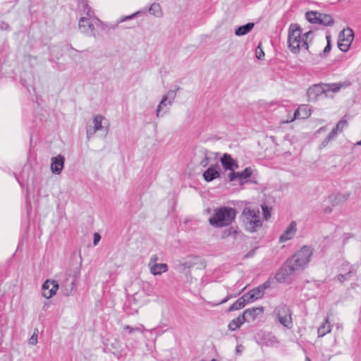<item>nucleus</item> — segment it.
I'll return each instance as SVG.
<instances>
[{"instance_id":"obj_14","label":"nucleus","mask_w":361,"mask_h":361,"mask_svg":"<svg viewBox=\"0 0 361 361\" xmlns=\"http://www.w3.org/2000/svg\"><path fill=\"white\" fill-rule=\"evenodd\" d=\"M65 157L59 154L56 157H54L51 159V171L53 173L59 175L62 172L64 168Z\"/></svg>"},{"instance_id":"obj_49","label":"nucleus","mask_w":361,"mask_h":361,"mask_svg":"<svg viewBox=\"0 0 361 361\" xmlns=\"http://www.w3.org/2000/svg\"><path fill=\"white\" fill-rule=\"evenodd\" d=\"M124 329H129L130 330V332H131L133 331V329L130 328L129 326H126L124 327Z\"/></svg>"},{"instance_id":"obj_50","label":"nucleus","mask_w":361,"mask_h":361,"mask_svg":"<svg viewBox=\"0 0 361 361\" xmlns=\"http://www.w3.org/2000/svg\"><path fill=\"white\" fill-rule=\"evenodd\" d=\"M326 41H327V42H328L329 41L331 42V37H330V35H327V36L326 37Z\"/></svg>"},{"instance_id":"obj_25","label":"nucleus","mask_w":361,"mask_h":361,"mask_svg":"<svg viewBox=\"0 0 361 361\" xmlns=\"http://www.w3.org/2000/svg\"><path fill=\"white\" fill-rule=\"evenodd\" d=\"M331 324L329 322V317L327 316L324 322L318 327L317 334L319 337H323L331 331Z\"/></svg>"},{"instance_id":"obj_52","label":"nucleus","mask_w":361,"mask_h":361,"mask_svg":"<svg viewBox=\"0 0 361 361\" xmlns=\"http://www.w3.org/2000/svg\"><path fill=\"white\" fill-rule=\"evenodd\" d=\"M141 13V11H137L136 15L137 16H139Z\"/></svg>"},{"instance_id":"obj_12","label":"nucleus","mask_w":361,"mask_h":361,"mask_svg":"<svg viewBox=\"0 0 361 361\" xmlns=\"http://www.w3.org/2000/svg\"><path fill=\"white\" fill-rule=\"evenodd\" d=\"M115 25L121 29L134 28L135 26V12L128 16H121L116 20Z\"/></svg>"},{"instance_id":"obj_30","label":"nucleus","mask_w":361,"mask_h":361,"mask_svg":"<svg viewBox=\"0 0 361 361\" xmlns=\"http://www.w3.org/2000/svg\"><path fill=\"white\" fill-rule=\"evenodd\" d=\"M245 322H246V320L244 318V316H243V314L239 315L238 317L231 321L228 324V329L231 331H235L240 328Z\"/></svg>"},{"instance_id":"obj_28","label":"nucleus","mask_w":361,"mask_h":361,"mask_svg":"<svg viewBox=\"0 0 361 361\" xmlns=\"http://www.w3.org/2000/svg\"><path fill=\"white\" fill-rule=\"evenodd\" d=\"M246 303L248 302V299L246 298L245 295L244 294L242 297L239 298L233 304H232L229 308L228 311H235L242 309L245 307Z\"/></svg>"},{"instance_id":"obj_19","label":"nucleus","mask_w":361,"mask_h":361,"mask_svg":"<svg viewBox=\"0 0 361 361\" xmlns=\"http://www.w3.org/2000/svg\"><path fill=\"white\" fill-rule=\"evenodd\" d=\"M221 163L226 170L234 171V169L238 167L237 161L228 154H224L222 156Z\"/></svg>"},{"instance_id":"obj_26","label":"nucleus","mask_w":361,"mask_h":361,"mask_svg":"<svg viewBox=\"0 0 361 361\" xmlns=\"http://www.w3.org/2000/svg\"><path fill=\"white\" fill-rule=\"evenodd\" d=\"M149 269L152 275L157 276L166 272L169 269V267L165 263H159L157 264H152Z\"/></svg>"},{"instance_id":"obj_7","label":"nucleus","mask_w":361,"mask_h":361,"mask_svg":"<svg viewBox=\"0 0 361 361\" xmlns=\"http://www.w3.org/2000/svg\"><path fill=\"white\" fill-rule=\"evenodd\" d=\"M107 121L102 115H95L93 116L86 128L87 137L90 139L94 135L99 131H102L104 134L107 133Z\"/></svg>"},{"instance_id":"obj_35","label":"nucleus","mask_w":361,"mask_h":361,"mask_svg":"<svg viewBox=\"0 0 361 361\" xmlns=\"http://www.w3.org/2000/svg\"><path fill=\"white\" fill-rule=\"evenodd\" d=\"M240 231H238L236 228L234 227H230L228 229L225 230L222 233V238H226L230 235H236L238 234Z\"/></svg>"},{"instance_id":"obj_8","label":"nucleus","mask_w":361,"mask_h":361,"mask_svg":"<svg viewBox=\"0 0 361 361\" xmlns=\"http://www.w3.org/2000/svg\"><path fill=\"white\" fill-rule=\"evenodd\" d=\"M196 265H199L198 268L200 269L205 268L206 267L205 263L200 257L195 255H188L185 258L178 261L175 268L180 272H189V270Z\"/></svg>"},{"instance_id":"obj_21","label":"nucleus","mask_w":361,"mask_h":361,"mask_svg":"<svg viewBox=\"0 0 361 361\" xmlns=\"http://www.w3.org/2000/svg\"><path fill=\"white\" fill-rule=\"evenodd\" d=\"M350 82L348 81L341 82L338 83H324V87L326 91V94L328 92H337L341 89L348 87Z\"/></svg>"},{"instance_id":"obj_48","label":"nucleus","mask_w":361,"mask_h":361,"mask_svg":"<svg viewBox=\"0 0 361 361\" xmlns=\"http://www.w3.org/2000/svg\"><path fill=\"white\" fill-rule=\"evenodd\" d=\"M229 298H230V296H228V295L225 299H224V300L220 302V304H222V303H224V302H227V301L229 300Z\"/></svg>"},{"instance_id":"obj_43","label":"nucleus","mask_w":361,"mask_h":361,"mask_svg":"<svg viewBox=\"0 0 361 361\" xmlns=\"http://www.w3.org/2000/svg\"><path fill=\"white\" fill-rule=\"evenodd\" d=\"M101 240V235L98 233H94L93 245L94 246L97 245Z\"/></svg>"},{"instance_id":"obj_37","label":"nucleus","mask_w":361,"mask_h":361,"mask_svg":"<svg viewBox=\"0 0 361 361\" xmlns=\"http://www.w3.org/2000/svg\"><path fill=\"white\" fill-rule=\"evenodd\" d=\"M255 55L257 59L264 60V53L262 48L261 44H259L255 49Z\"/></svg>"},{"instance_id":"obj_16","label":"nucleus","mask_w":361,"mask_h":361,"mask_svg":"<svg viewBox=\"0 0 361 361\" xmlns=\"http://www.w3.org/2000/svg\"><path fill=\"white\" fill-rule=\"evenodd\" d=\"M220 166L218 164H212L203 173V178L205 181L211 182L220 176Z\"/></svg>"},{"instance_id":"obj_31","label":"nucleus","mask_w":361,"mask_h":361,"mask_svg":"<svg viewBox=\"0 0 361 361\" xmlns=\"http://www.w3.org/2000/svg\"><path fill=\"white\" fill-rule=\"evenodd\" d=\"M149 13L156 18H161L164 15L161 6L158 3H153L149 8Z\"/></svg>"},{"instance_id":"obj_29","label":"nucleus","mask_w":361,"mask_h":361,"mask_svg":"<svg viewBox=\"0 0 361 361\" xmlns=\"http://www.w3.org/2000/svg\"><path fill=\"white\" fill-rule=\"evenodd\" d=\"M255 23H247V24L239 26L235 30V35L237 36H243L249 33L254 27Z\"/></svg>"},{"instance_id":"obj_47","label":"nucleus","mask_w":361,"mask_h":361,"mask_svg":"<svg viewBox=\"0 0 361 361\" xmlns=\"http://www.w3.org/2000/svg\"><path fill=\"white\" fill-rule=\"evenodd\" d=\"M331 212H332V209H331V208L330 207H329V206H327V207H326L325 208H324V212L325 214H330V213H331Z\"/></svg>"},{"instance_id":"obj_27","label":"nucleus","mask_w":361,"mask_h":361,"mask_svg":"<svg viewBox=\"0 0 361 361\" xmlns=\"http://www.w3.org/2000/svg\"><path fill=\"white\" fill-rule=\"evenodd\" d=\"M200 153L202 156V159L200 161V166L202 168H206L209 164V161L212 159V155H213V153L204 148H202L200 151Z\"/></svg>"},{"instance_id":"obj_44","label":"nucleus","mask_w":361,"mask_h":361,"mask_svg":"<svg viewBox=\"0 0 361 361\" xmlns=\"http://www.w3.org/2000/svg\"><path fill=\"white\" fill-rule=\"evenodd\" d=\"M228 178L230 181H233L236 178H238V173L237 172H234V171H231V172L228 174Z\"/></svg>"},{"instance_id":"obj_51","label":"nucleus","mask_w":361,"mask_h":361,"mask_svg":"<svg viewBox=\"0 0 361 361\" xmlns=\"http://www.w3.org/2000/svg\"><path fill=\"white\" fill-rule=\"evenodd\" d=\"M324 127H322V128H320L319 129V130H318V131H319V132L324 131Z\"/></svg>"},{"instance_id":"obj_13","label":"nucleus","mask_w":361,"mask_h":361,"mask_svg":"<svg viewBox=\"0 0 361 361\" xmlns=\"http://www.w3.org/2000/svg\"><path fill=\"white\" fill-rule=\"evenodd\" d=\"M59 283L55 281H46L42 285V295L49 299L54 295L59 289Z\"/></svg>"},{"instance_id":"obj_46","label":"nucleus","mask_w":361,"mask_h":361,"mask_svg":"<svg viewBox=\"0 0 361 361\" xmlns=\"http://www.w3.org/2000/svg\"><path fill=\"white\" fill-rule=\"evenodd\" d=\"M0 29L2 30H8L9 29V25L6 23L1 22L0 23Z\"/></svg>"},{"instance_id":"obj_1","label":"nucleus","mask_w":361,"mask_h":361,"mask_svg":"<svg viewBox=\"0 0 361 361\" xmlns=\"http://www.w3.org/2000/svg\"><path fill=\"white\" fill-rule=\"evenodd\" d=\"M313 251L312 247L303 245L283 264L276 274V280L279 282L284 281L288 276L305 269L311 260Z\"/></svg>"},{"instance_id":"obj_11","label":"nucleus","mask_w":361,"mask_h":361,"mask_svg":"<svg viewBox=\"0 0 361 361\" xmlns=\"http://www.w3.org/2000/svg\"><path fill=\"white\" fill-rule=\"evenodd\" d=\"M270 286L269 281H265L263 284L258 287L250 290L248 293H245L246 298L248 299V302H254L259 298H262L265 293V290Z\"/></svg>"},{"instance_id":"obj_23","label":"nucleus","mask_w":361,"mask_h":361,"mask_svg":"<svg viewBox=\"0 0 361 361\" xmlns=\"http://www.w3.org/2000/svg\"><path fill=\"white\" fill-rule=\"evenodd\" d=\"M310 116V110L307 105L300 106L294 113V117L290 121L295 119H305Z\"/></svg>"},{"instance_id":"obj_38","label":"nucleus","mask_w":361,"mask_h":361,"mask_svg":"<svg viewBox=\"0 0 361 361\" xmlns=\"http://www.w3.org/2000/svg\"><path fill=\"white\" fill-rule=\"evenodd\" d=\"M347 126V121L344 119L340 120L336 124V127L334 128L338 132H342L343 128Z\"/></svg>"},{"instance_id":"obj_15","label":"nucleus","mask_w":361,"mask_h":361,"mask_svg":"<svg viewBox=\"0 0 361 361\" xmlns=\"http://www.w3.org/2000/svg\"><path fill=\"white\" fill-rule=\"evenodd\" d=\"M307 94L310 101H315L322 94H326L324 83L314 85L310 87L307 92Z\"/></svg>"},{"instance_id":"obj_32","label":"nucleus","mask_w":361,"mask_h":361,"mask_svg":"<svg viewBox=\"0 0 361 361\" xmlns=\"http://www.w3.org/2000/svg\"><path fill=\"white\" fill-rule=\"evenodd\" d=\"M237 173H238V178H239L240 180L241 179H247L252 176V170L250 167H247L243 171L237 172Z\"/></svg>"},{"instance_id":"obj_41","label":"nucleus","mask_w":361,"mask_h":361,"mask_svg":"<svg viewBox=\"0 0 361 361\" xmlns=\"http://www.w3.org/2000/svg\"><path fill=\"white\" fill-rule=\"evenodd\" d=\"M262 208L264 218L266 220H268L269 218H270V216H271V213H270V212L269 210L268 207L266 206V205H264V206L262 207Z\"/></svg>"},{"instance_id":"obj_20","label":"nucleus","mask_w":361,"mask_h":361,"mask_svg":"<svg viewBox=\"0 0 361 361\" xmlns=\"http://www.w3.org/2000/svg\"><path fill=\"white\" fill-rule=\"evenodd\" d=\"M263 312V307L249 308L244 311L243 316H244L246 322L253 321L255 319L257 315L262 314Z\"/></svg>"},{"instance_id":"obj_45","label":"nucleus","mask_w":361,"mask_h":361,"mask_svg":"<svg viewBox=\"0 0 361 361\" xmlns=\"http://www.w3.org/2000/svg\"><path fill=\"white\" fill-rule=\"evenodd\" d=\"M331 50V43L329 41L326 46L325 47L324 51H323V55L325 56L326 54H327Z\"/></svg>"},{"instance_id":"obj_40","label":"nucleus","mask_w":361,"mask_h":361,"mask_svg":"<svg viewBox=\"0 0 361 361\" xmlns=\"http://www.w3.org/2000/svg\"><path fill=\"white\" fill-rule=\"evenodd\" d=\"M350 46V44L343 43V42H338V48L340 49V50H341L342 51H344V52H346L349 49Z\"/></svg>"},{"instance_id":"obj_22","label":"nucleus","mask_w":361,"mask_h":361,"mask_svg":"<svg viewBox=\"0 0 361 361\" xmlns=\"http://www.w3.org/2000/svg\"><path fill=\"white\" fill-rule=\"evenodd\" d=\"M354 34L351 28L343 29L338 36V42L351 44L353 41Z\"/></svg>"},{"instance_id":"obj_9","label":"nucleus","mask_w":361,"mask_h":361,"mask_svg":"<svg viewBox=\"0 0 361 361\" xmlns=\"http://www.w3.org/2000/svg\"><path fill=\"white\" fill-rule=\"evenodd\" d=\"M179 90L178 87L176 90H171L163 96L161 102L157 106L156 111L157 117L162 116L164 114H166L169 110V107L172 105L174 99L176 97V92Z\"/></svg>"},{"instance_id":"obj_6","label":"nucleus","mask_w":361,"mask_h":361,"mask_svg":"<svg viewBox=\"0 0 361 361\" xmlns=\"http://www.w3.org/2000/svg\"><path fill=\"white\" fill-rule=\"evenodd\" d=\"M272 315L283 327L288 329L293 327L292 312L288 305H279L275 307Z\"/></svg>"},{"instance_id":"obj_2","label":"nucleus","mask_w":361,"mask_h":361,"mask_svg":"<svg viewBox=\"0 0 361 361\" xmlns=\"http://www.w3.org/2000/svg\"><path fill=\"white\" fill-rule=\"evenodd\" d=\"M312 35V31L302 35V29L297 24H291L288 28V44L290 51L293 54H298L300 49L308 50V38Z\"/></svg>"},{"instance_id":"obj_17","label":"nucleus","mask_w":361,"mask_h":361,"mask_svg":"<svg viewBox=\"0 0 361 361\" xmlns=\"http://www.w3.org/2000/svg\"><path fill=\"white\" fill-rule=\"evenodd\" d=\"M297 231V224L295 221H291L284 232L281 235L279 241L281 243L291 240L295 236Z\"/></svg>"},{"instance_id":"obj_5","label":"nucleus","mask_w":361,"mask_h":361,"mask_svg":"<svg viewBox=\"0 0 361 361\" xmlns=\"http://www.w3.org/2000/svg\"><path fill=\"white\" fill-rule=\"evenodd\" d=\"M242 214L244 217L243 223L247 231L254 233L262 227V222L259 209L245 207Z\"/></svg>"},{"instance_id":"obj_54","label":"nucleus","mask_w":361,"mask_h":361,"mask_svg":"<svg viewBox=\"0 0 361 361\" xmlns=\"http://www.w3.org/2000/svg\"><path fill=\"white\" fill-rule=\"evenodd\" d=\"M305 361H310V360L308 357H307Z\"/></svg>"},{"instance_id":"obj_42","label":"nucleus","mask_w":361,"mask_h":361,"mask_svg":"<svg viewBox=\"0 0 361 361\" xmlns=\"http://www.w3.org/2000/svg\"><path fill=\"white\" fill-rule=\"evenodd\" d=\"M159 260V257L157 255H153L151 257H150V259L149 261V263H148V267H150L152 266V264H158L157 263V261Z\"/></svg>"},{"instance_id":"obj_10","label":"nucleus","mask_w":361,"mask_h":361,"mask_svg":"<svg viewBox=\"0 0 361 361\" xmlns=\"http://www.w3.org/2000/svg\"><path fill=\"white\" fill-rule=\"evenodd\" d=\"M307 20L311 23L331 26L334 23V18L331 16L319 13L317 11H308L305 14Z\"/></svg>"},{"instance_id":"obj_33","label":"nucleus","mask_w":361,"mask_h":361,"mask_svg":"<svg viewBox=\"0 0 361 361\" xmlns=\"http://www.w3.org/2000/svg\"><path fill=\"white\" fill-rule=\"evenodd\" d=\"M355 272H356V269H355L354 267H352L350 268V271L348 273H346L345 274H338L337 276V279L340 282L343 283L344 281L349 279V278L350 277V275Z\"/></svg>"},{"instance_id":"obj_4","label":"nucleus","mask_w":361,"mask_h":361,"mask_svg":"<svg viewBox=\"0 0 361 361\" xmlns=\"http://www.w3.org/2000/svg\"><path fill=\"white\" fill-rule=\"evenodd\" d=\"M83 13L78 22V27L81 32L87 35H94L95 25L99 23V19L95 16L94 11L87 5H83Z\"/></svg>"},{"instance_id":"obj_39","label":"nucleus","mask_w":361,"mask_h":361,"mask_svg":"<svg viewBox=\"0 0 361 361\" xmlns=\"http://www.w3.org/2000/svg\"><path fill=\"white\" fill-rule=\"evenodd\" d=\"M80 268H75L73 271V274L70 276V279H71L72 280H74L75 282L76 283V281H78V279H79L80 277Z\"/></svg>"},{"instance_id":"obj_36","label":"nucleus","mask_w":361,"mask_h":361,"mask_svg":"<svg viewBox=\"0 0 361 361\" xmlns=\"http://www.w3.org/2000/svg\"><path fill=\"white\" fill-rule=\"evenodd\" d=\"M39 331L37 329H35L33 330V334L29 339V344L35 345L37 343V338H38Z\"/></svg>"},{"instance_id":"obj_24","label":"nucleus","mask_w":361,"mask_h":361,"mask_svg":"<svg viewBox=\"0 0 361 361\" xmlns=\"http://www.w3.org/2000/svg\"><path fill=\"white\" fill-rule=\"evenodd\" d=\"M349 197V194L336 192L329 195V201L333 205H338L345 202Z\"/></svg>"},{"instance_id":"obj_34","label":"nucleus","mask_w":361,"mask_h":361,"mask_svg":"<svg viewBox=\"0 0 361 361\" xmlns=\"http://www.w3.org/2000/svg\"><path fill=\"white\" fill-rule=\"evenodd\" d=\"M338 133V132L337 130H336L334 128H333L332 130L330 132V133L328 135V136L323 141L322 145L324 146H325L331 140H334L336 138V137L337 136Z\"/></svg>"},{"instance_id":"obj_53","label":"nucleus","mask_w":361,"mask_h":361,"mask_svg":"<svg viewBox=\"0 0 361 361\" xmlns=\"http://www.w3.org/2000/svg\"><path fill=\"white\" fill-rule=\"evenodd\" d=\"M357 145H361V140L360 142H357Z\"/></svg>"},{"instance_id":"obj_3","label":"nucleus","mask_w":361,"mask_h":361,"mask_svg":"<svg viewBox=\"0 0 361 361\" xmlns=\"http://www.w3.org/2000/svg\"><path fill=\"white\" fill-rule=\"evenodd\" d=\"M236 216L235 209L221 207L214 209V214L209 219V223L215 228L228 226L234 221Z\"/></svg>"},{"instance_id":"obj_18","label":"nucleus","mask_w":361,"mask_h":361,"mask_svg":"<svg viewBox=\"0 0 361 361\" xmlns=\"http://www.w3.org/2000/svg\"><path fill=\"white\" fill-rule=\"evenodd\" d=\"M76 286V283L74 280H72L71 279L66 277V279H64L61 283V289L64 295L69 296L72 295L74 288Z\"/></svg>"}]
</instances>
